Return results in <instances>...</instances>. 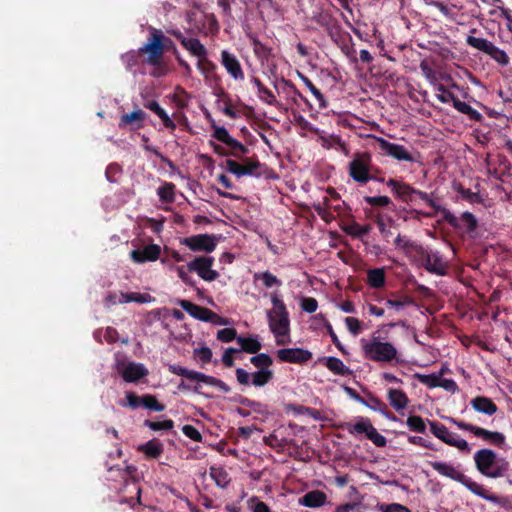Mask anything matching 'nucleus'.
Here are the masks:
<instances>
[{
    "label": "nucleus",
    "instance_id": "obj_1",
    "mask_svg": "<svg viewBox=\"0 0 512 512\" xmlns=\"http://www.w3.org/2000/svg\"><path fill=\"white\" fill-rule=\"evenodd\" d=\"M211 127L214 130L212 137L226 145L225 148L213 141H210V146L213 148L214 153L222 157H234L242 161L239 163L234 159H226V170L237 178L255 175L256 171L261 167V163L257 156L244 157L250 152L247 146L234 139L225 127L216 125L214 121ZM257 175L259 174L257 173Z\"/></svg>",
    "mask_w": 512,
    "mask_h": 512
},
{
    "label": "nucleus",
    "instance_id": "obj_2",
    "mask_svg": "<svg viewBox=\"0 0 512 512\" xmlns=\"http://www.w3.org/2000/svg\"><path fill=\"white\" fill-rule=\"evenodd\" d=\"M386 185L391 189V192L399 201L409 206H419L422 203L429 206L433 211L424 212L418 209L409 210V214L413 219H420V217L432 218L437 213L441 212L443 219L453 228H459V221L457 217L448 209L439 205L434 199V193H427L422 190L416 189L407 182L390 178Z\"/></svg>",
    "mask_w": 512,
    "mask_h": 512
},
{
    "label": "nucleus",
    "instance_id": "obj_3",
    "mask_svg": "<svg viewBox=\"0 0 512 512\" xmlns=\"http://www.w3.org/2000/svg\"><path fill=\"white\" fill-rule=\"evenodd\" d=\"M476 469L487 478H504L512 485V469L510 462L505 457H500L491 449H480L474 454Z\"/></svg>",
    "mask_w": 512,
    "mask_h": 512
},
{
    "label": "nucleus",
    "instance_id": "obj_4",
    "mask_svg": "<svg viewBox=\"0 0 512 512\" xmlns=\"http://www.w3.org/2000/svg\"><path fill=\"white\" fill-rule=\"evenodd\" d=\"M429 465L440 475L461 483L471 493L481 497L482 499L497 505H503L505 503V499L503 497L491 493L488 489L484 488L483 485L472 480L470 477L459 471L452 464H449L447 462L434 461L429 462Z\"/></svg>",
    "mask_w": 512,
    "mask_h": 512
},
{
    "label": "nucleus",
    "instance_id": "obj_5",
    "mask_svg": "<svg viewBox=\"0 0 512 512\" xmlns=\"http://www.w3.org/2000/svg\"><path fill=\"white\" fill-rule=\"evenodd\" d=\"M271 302L273 308L267 311L269 328L277 339V345H284L285 341L281 338L289 336L290 333L289 313L277 292L271 294Z\"/></svg>",
    "mask_w": 512,
    "mask_h": 512
},
{
    "label": "nucleus",
    "instance_id": "obj_6",
    "mask_svg": "<svg viewBox=\"0 0 512 512\" xmlns=\"http://www.w3.org/2000/svg\"><path fill=\"white\" fill-rule=\"evenodd\" d=\"M150 36L147 42L139 48L140 54H147V63L152 66H157L161 63L165 51L173 50L177 54V50L173 41L164 36L161 30L154 27L149 28Z\"/></svg>",
    "mask_w": 512,
    "mask_h": 512
},
{
    "label": "nucleus",
    "instance_id": "obj_7",
    "mask_svg": "<svg viewBox=\"0 0 512 512\" xmlns=\"http://www.w3.org/2000/svg\"><path fill=\"white\" fill-rule=\"evenodd\" d=\"M375 168L372 157L368 152H356L348 164V174L357 183L367 184L371 179H377L374 175Z\"/></svg>",
    "mask_w": 512,
    "mask_h": 512
},
{
    "label": "nucleus",
    "instance_id": "obj_8",
    "mask_svg": "<svg viewBox=\"0 0 512 512\" xmlns=\"http://www.w3.org/2000/svg\"><path fill=\"white\" fill-rule=\"evenodd\" d=\"M366 359L374 362H391L397 357V350L390 342L373 339L363 344Z\"/></svg>",
    "mask_w": 512,
    "mask_h": 512
},
{
    "label": "nucleus",
    "instance_id": "obj_9",
    "mask_svg": "<svg viewBox=\"0 0 512 512\" xmlns=\"http://www.w3.org/2000/svg\"><path fill=\"white\" fill-rule=\"evenodd\" d=\"M415 258L429 273L438 276H445L448 273L449 266L439 251L429 250L423 246L418 247Z\"/></svg>",
    "mask_w": 512,
    "mask_h": 512
},
{
    "label": "nucleus",
    "instance_id": "obj_10",
    "mask_svg": "<svg viewBox=\"0 0 512 512\" xmlns=\"http://www.w3.org/2000/svg\"><path fill=\"white\" fill-rule=\"evenodd\" d=\"M343 427L352 435L365 434L377 447H385L387 444L386 438L376 430L369 418L359 417L356 423H346Z\"/></svg>",
    "mask_w": 512,
    "mask_h": 512
},
{
    "label": "nucleus",
    "instance_id": "obj_11",
    "mask_svg": "<svg viewBox=\"0 0 512 512\" xmlns=\"http://www.w3.org/2000/svg\"><path fill=\"white\" fill-rule=\"evenodd\" d=\"M466 43L474 49H477L487 55H489L495 62L501 66H507L510 62V58L507 53L495 46L492 42L484 38H478L469 35L466 38Z\"/></svg>",
    "mask_w": 512,
    "mask_h": 512
},
{
    "label": "nucleus",
    "instance_id": "obj_12",
    "mask_svg": "<svg viewBox=\"0 0 512 512\" xmlns=\"http://www.w3.org/2000/svg\"><path fill=\"white\" fill-rule=\"evenodd\" d=\"M177 305H179L184 311H186L193 318L203 321V322H211L213 324H226V320L213 312L212 310L199 306L195 303H192L189 300L179 299L177 300Z\"/></svg>",
    "mask_w": 512,
    "mask_h": 512
},
{
    "label": "nucleus",
    "instance_id": "obj_13",
    "mask_svg": "<svg viewBox=\"0 0 512 512\" xmlns=\"http://www.w3.org/2000/svg\"><path fill=\"white\" fill-rule=\"evenodd\" d=\"M213 264V257L197 256L187 264V268L190 272H196L203 280L210 282L219 277V273L212 269Z\"/></svg>",
    "mask_w": 512,
    "mask_h": 512
},
{
    "label": "nucleus",
    "instance_id": "obj_14",
    "mask_svg": "<svg viewBox=\"0 0 512 512\" xmlns=\"http://www.w3.org/2000/svg\"><path fill=\"white\" fill-rule=\"evenodd\" d=\"M375 140L378 145V149L382 154L390 156L398 161H415L412 154L403 145L389 142L381 137H376Z\"/></svg>",
    "mask_w": 512,
    "mask_h": 512
},
{
    "label": "nucleus",
    "instance_id": "obj_15",
    "mask_svg": "<svg viewBox=\"0 0 512 512\" xmlns=\"http://www.w3.org/2000/svg\"><path fill=\"white\" fill-rule=\"evenodd\" d=\"M216 237L209 234H198L184 238L181 243L195 252L211 253L216 248Z\"/></svg>",
    "mask_w": 512,
    "mask_h": 512
},
{
    "label": "nucleus",
    "instance_id": "obj_16",
    "mask_svg": "<svg viewBox=\"0 0 512 512\" xmlns=\"http://www.w3.org/2000/svg\"><path fill=\"white\" fill-rule=\"evenodd\" d=\"M277 358L282 362L304 364L312 359V353L302 348H283L277 351Z\"/></svg>",
    "mask_w": 512,
    "mask_h": 512
},
{
    "label": "nucleus",
    "instance_id": "obj_17",
    "mask_svg": "<svg viewBox=\"0 0 512 512\" xmlns=\"http://www.w3.org/2000/svg\"><path fill=\"white\" fill-rule=\"evenodd\" d=\"M161 247L158 244H149L143 248L134 249L130 252V258L134 263L142 264L153 262L159 259Z\"/></svg>",
    "mask_w": 512,
    "mask_h": 512
},
{
    "label": "nucleus",
    "instance_id": "obj_18",
    "mask_svg": "<svg viewBox=\"0 0 512 512\" xmlns=\"http://www.w3.org/2000/svg\"><path fill=\"white\" fill-rule=\"evenodd\" d=\"M221 64L232 78L240 81L244 80V72L241 64L233 53L223 50L221 52Z\"/></svg>",
    "mask_w": 512,
    "mask_h": 512
},
{
    "label": "nucleus",
    "instance_id": "obj_19",
    "mask_svg": "<svg viewBox=\"0 0 512 512\" xmlns=\"http://www.w3.org/2000/svg\"><path fill=\"white\" fill-rule=\"evenodd\" d=\"M125 382L136 383L149 374L148 369L142 363L128 362L120 371Z\"/></svg>",
    "mask_w": 512,
    "mask_h": 512
},
{
    "label": "nucleus",
    "instance_id": "obj_20",
    "mask_svg": "<svg viewBox=\"0 0 512 512\" xmlns=\"http://www.w3.org/2000/svg\"><path fill=\"white\" fill-rule=\"evenodd\" d=\"M146 116V113L141 109H137L129 114H124L120 118L119 127L125 128L130 126L131 129H140L143 127Z\"/></svg>",
    "mask_w": 512,
    "mask_h": 512
},
{
    "label": "nucleus",
    "instance_id": "obj_21",
    "mask_svg": "<svg viewBox=\"0 0 512 512\" xmlns=\"http://www.w3.org/2000/svg\"><path fill=\"white\" fill-rule=\"evenodd\" d=\"M470 404L475 411L488 416L494 415L498 410L497 405L490 398L485 396L474 397Z\"/></svg>",
    "mask_w": 512,
    "mask_h": 512
},
{
    "label": "nucleus",
    "instance_id": "obj_22",
    "mask_svg": "<svg viewBox=\"0 0 512 512\" xmlns=\"http://www.w3.org/2000/svg\"><path fill=\"white\" fill-rule=\"evenodd\" d=\"M327 501V496L323 491L312 490L307 492L299 499V504L309 508H318Z\"/></svg>",
    "mask_w": 512,
    "mask_h": 512
},
{
    "label": "nucleus",
    "instance_id": "obj_23",
    "mask_svg": "<svg viewBox=\"0 0 512 512\" xmlns=\"http://www.w3.org/2000/svg\"><path fill=\"white\" fill-rule=\"evenodd\" d=\"M475 436L500 448L505 444L506 440L503 433L498 431H489L482 427H477Z\"/></svg>",
    "mask_w": 512,
    "mask_h": 512
},
{
    "label": "nucleus",
    "instance_id": "obj_24",
    "mask_svg": "<svg viewBox=\"0 0 512 512\" xmlns=\"http://www.w3.org/2000/svg\"><path fill=\"white\" fill-rule=\"evenodd\" d=\"M368 404L367 407L373 411L379 412L385 418L397 421L398 418L388 409L387 405L372 393H368Z\"/></svg>",
    "mask_w": 512,
    "mask_h": 512
},
{
    "label": "nucleus",
    "instance_id": "obj_25",
    "mask_svg": "<svg viewBox=\"0 0 512 512\" xmlns=\"http://www.w3.org/2000/svg\"><path fill=\"white\" fill-rule=\"evenodd\" d=\"M387 398L390 405L398 412L405 409L409 403L406 393L399 389L390 388Z\"/></svg>",
    "mask_w": 512,
    "mask_h": 512
},
{
    "label": "nucleus",
    "instance_id": "obj_26",
    "mask_svg": "<svg viewBox=\"0 0 512 512\" xmlns=\"http://www.w3.org/2000/svg\"><path fill=\"white\" fill-rule=\"evenodd\" d=\"M253 46V52L256 58L264 64L272 56V48L263 44L258 38L253 35H248Z\"/></svg>",
    "mask_w": 512,
    "mask_h": 512
},
{
    "label": "nucleus",
    "instance_id": "obj_27",
    "mask_svg": "<svg viewBox=\"0 0 512 512\" xmlns=\"http://www.w3.org/2000/svg\"><path fill=\"white\" fill-rule=\"evenodd\" d=\"M386 274L384 268H373L367 271V284L375 289L385 285Z\"/></svg>",
    "mask_w": 512,
    "mask_h": 512
},
{
    "label": "nucleus",
    "instance_id": "obj_28",
    "mask_svg": "<svg viewBox=\"0 0 512 512\" xmlns=\"http://www.w3.org/2000/svg\"><path fill=\"white\" fill-rule=\"evenodd\" d=\"M325 366L335 375L348 376L352 373L343 361L337 357L325 358Z\"/></svg>",
    "mask_w": 512,
    "mask_h": 512
},
{
    "label": "nucleus",
    "instance_id": "obj_29",
    "mask_svg": "<svg viewBox=\"0 0 512 512\" xmlns=\"http://www.w3.org/2000/svg\"><path fill=\"white\" fill-rule=\"evenodd\" d=\"M427 422L430 426L431 433L448 445V441H451L455 433L450 432L442 423L430 420H427Z\"/></svg>",
    "mask_w": 512,
    "mask_h": 512
},
{
    "label": "nucleus",
    "instance_id": "obj_30",
    "mask_svg": "<svg viewBox=\"0 0 512 512\" xmlns=\"http://www.w3.org/2000/svg\"><path fill=\"white\" fill-rule=\"evenodd\" d=\"M148 458L157 459L163 453V445L156 439L149 440L138 448Z\"/></svg>",
    "mask_w": 512,
    "mask_h": 512
},
{
    "label": "nucleus",
    "instance_id": "obj_31",
    "mask_svg": "<svg viewBox=\"0 0 512 512\" xmlns=\"http://www.w3.org/2000/svg\"><path fill=\"white\" fill-rule=\"evenodd\" d=\"M237 343L240 345V351L250 354H257L262 348L260 341L255 337L239 336L237 338Z\"/></svg>",
    "mask_w": 512,
    "mask_h": 512
},
{
    "label": "nucleus",
    "instance_id": "obj_32",
    "mask_svg": "<svg viewBox=\"0 0 512 512\" xmlns=\"http://www.w3.org/2000/svg\"><path fill=\"white\" fill-rule=\"evenodd\" d=\"M182 46L193 56L198 58L207 56V49L197 38H187L186 41H182Z\"/></svg>",
    "mask_w": 512,
    "mask_h": 512
},
{
    "label": "nucleus",
    "instance_id": "obj_33",
    "mask_svg": "<svg viewBox=\"0 0 512 512\" xmlns=\"http://www.w3.org/2000/svg\"><path fill=\"white\" fill-rule=\"evenodd\" d=\"M209 475L220 488H226L230 483L229 474L222 467L211 466L209 468Z\"/></svg>",
    "mask_w": 512,
    "mask_h": 512
},
{
    "label": "nucleus",
    "instance_id": "obj_34",
    "mask_svg": "<svg viewBox=\"0 0 512 512\" xmlns=\"http://www.w3.org/2000/svg\"><path fill=\"white\" fill-rule=\"evenodd\" d=\"M274 377V373L271 369H258L251 374V384L256 387H263L268 384Z\"/></svg>",
    "mask_w": 512,
    "mask_h": 512
},
{
    "label": "nucleus",
    "instance_id": "obj_35",
    "mask_svg": "<svg viewBox=\"0 0 512 512\" xmlns=\"http://www.w3.org/2000/svg\"><path fill=\"white\" fill-rule=\"evenodd\" d=\"M460 227L458 229L462 228L461 222L464 224L466 232L469 235H473L477 228H478V220L475 217V215L469 211H465L461 214L460 218H458Z\"/></svg>",
    "mask_w": 512,
    "mask_h": 512
},
{
    "label": "nucleus",
    "instance_id": "obj_36",
    "mask_svg": "<svg viewBox=\"0 0 512 512\" xmlns=\"http://www.w3.org/2000/svg\"><path fill=\"white\" fill-rule=\"evenodd\" d=\"M175 184L172 182H165L157 189V195L161 202L172 203L175 200Z\"/></svg>",
    "mask_w": 512,
    "mask_h": 512
},
{
    "label": "nucleus",
    "instance_id": "obj_37",
    "mask_svg": "<svg viewBox=\"0 0 512 512\" xmlns=\"http://www.w3.org/2000/svg\"><path fill=\"white\" fill-rule=\"evenodd\" d=\"M394 245L396 248H400L404 250L406 253H414V256L418 253V247H422V245H419L410 239H408L406 236L398 235L396 239L394 240Z\"/></svg>",
    "mask_w": 512,
    "mask_h": 512
},
{
    "label": "nucleus",
    "instance_id": "obj_38",
    "mask_svg": "<svg viewBox=\"0 0 512 512\" xmlns=\"http://www.w3.org/2000/svg\"><path fill=\"white\" fill-rule=\"evenodd\" d=\"M443 370H440L439 373L432 374H420L416 373L414 377L422 384L426 385L429 388H436L440 384V378L443 375Z\"/></svg>",
    "mask_w": 512,
    "mask_h": 512
},
{
    "label": "nucleus",
    "instance_id": "obj_39",
    "mask_svg": "<svg viewBox=\"0 0 512 512\" xmlns=\"http://www.w3.org/2000/svg\"><path fill=\"white\" fill-rule=\"evenodd\" d=\"M343 230L354 238H362L369 234L371 231V226L369 224L360 225L357 222H353L352 224L346 226Z\"/></svg>",
    "mask_w": 512,
    "mask_h": 512
},
{
    "label": "nucleus",
    "instance_id": "obj_40",
    "mask_svg": "<svg viewBox=\"0 0 512 512\" xmlns=\"http://www.w3.org/2000/svg\"><path fill=\"white\" fill-rule=\"evenodd\" d=\"M453 107L459 112L468 115L473 120H480L482 115L468 103L455 99Z\"/></svg>",
    "mask_w": 512,
    "mask_h": 512
},
{
    "label": "nucleus",
    "instance_id": "obj_41",
    "mask_svg": "<svg viewBox=\"0 0 512 512\" xmlns=\"http://www.w3.org/2000/svg\"><path fill=\"white\" fill-rule=\"evenodd\" d=\"M263 442L265 445L273 449H277L278 451L283 450L289 444V441L286 438H280L276 432H273L270 435L265 436L263 438Z\"/></svg>",
    "mask_w": 512,
    "mask_h": 512
},
{
    "label": "nucleus",
    "instance_id": "obj_42",
    "mask_svg": "<svg viewBox=\"0 0 512 512\" xmlns=\"http://www.w3.org/2000/svg\"><path fill=\"white\" fill-rule=\"evenodd\" d=\"M406 424L410 431L424 434L426 433V423L421 416L411 415L407 418Z\"/></svg>",
    "mask_w": 512,
    "mask_h": 512
},
{
    "label": "nucleus",
    "instance_id": "obj_43",
    "mask_svg": "<svg viewBox=\"0 0 512 512\" xmlns=\"http://www.w3.org/2000/svg\"><path fill=\"white\" fill-rule=\"evenodd\" d=\"M151 299V296L149 294H142V293H121L120 299L118 300L119 303H129V302H136V303H147Z\"/></svg>",
    "mask_w": 512,
    "mask_h": 512
},
{
    "label": "nucleus",
    "instance_id": "obj_44",
    "mask_svg": "<svg viewBox=\"0 0 512 512\" xmlns=\"http://www.w3.org/2000/svg\"><path fill=\"white\" fill-rule=\"evenodd\" d=\"M142 407L150 411L162 412L165 410V405L160 403L155 395L145 394L142 399Z\"/></svg>",
    "mask_w": 512,
    "mask_h": 512
},
{
    "label": "nucleus",
    "instance_id": "obj_45",
    "mask_svg": "<svg viewBox=\"0 0 512 512\" xmlns=\"http://www.w3.org/2000/svg\"><path fill=\"white\" fill-rule=\"evenodd\" d=\"M239 403L242 405V406H245V407H248L250 409H252L255 413H258V414H261V415H267L268 414V408L265 404L259 402V401H255V400H251L247 397H241L240 400H239Z\"/></svg>",
    "mask_w": 512,
    "mask_h": 512
},
{
    "label": "nucleus",
    "instance_id": "obj_46",
    "mask_svg": "<svg viewBox=\"0 0 512 512\" xmlns=\"http://www.w3.org/2000/svg\"><path fill=\"white\" fill-rule=\"evenodd\" d=\"M302 81L305 83L307 88L311 91V93L315 96L319 103V108L324 109L327 107V102L325 100L324 95L321 93V91L312 83V81L306 77L301 75Z\"/></svg>",
    "mask_w": 512,
    "mask_h": 512
},
{
    "label": "nucleus",
    "instance_id": "obj_47",
    "mask_svg": "<svg viewBox=\"0 0 512 512\" xmlns=\"http://www.w3.org/2000/svg\"><path fill=\"white\" fill-rule=\"evenodd\" d=\"M251 364L258 369H270L273 364V359L266 353H260L250 358Z\"/></svg>",
    "mask_w": 512,
    "mask_h": 512
},
{
    "label": "nucleus",
    "instance_id": "obj_48",
    "mask_svg": "<svg viewBox=\"0 0 512 512\" xmlns=\"http://www.w3.org/2000/svg\"><path fill=\"white\" fill-rule=\"evenodd\" d=\"M319 23L322 26L327 27V32L331 36L332 39L336 40L337 37L340 36L341 27L337 23V21L331 19L330 17H323Z\"/></svg>",
    "mask_w": 512,
    "mask_h": 512
},
{
    "label": "nucleus",
    "instance_id": "obj_49",
    "mask_svg": "<svg viewBox=\"0 0 512 512\" xmlns=\"http://www.w3.org/2000/svg\"><path fill=\"white\" fill-rule=\"evenodd\" d=\"M365 203L369 204L372 207H379V208H388L390 205H392V200L388 196H365L364 197Z\"/></svg>",
    "mask_w": 512,
    "mask_h": 512
},
{
    "label": "nucleus",
    "instance_id": "obj_50",
    "mask_svg": "<svg viewBox=\"0 0 512 512\" xmlns=\"http://www.w3.org/2000/svg\"><path fill=\"white\" fill-rule=\"evenodd\" d=\"M317 317L321 318V319L324 321V325H325V327H326L327 333H328V335L330 336L331 341L333 342V344H334V345H335V346H336V347H337V348H338V349H339L343 354H345V353H346V351L344 350V347H343L342 343L340 342V340H339L338 336H337V335H336V333L334 332V330H333V327H332L331 323H330V322L325 318V316H324L322 313L318 314V316H317Z\"/></svg>",
    "mask_w": 512,
    "mask_h": 512
},
{
    "label": "nucleus",
    "instance_id": "obj_51",
    "mask_svg": "<svg viewBox=\"0 0 512 512\" xmlns=\"http://www.w3.org/2000/svg\"><path fill=\"white\" fill-rule=\"evenodd\" d=\"M377 509L380 512H412L407 506L400 503H378Z\"/></svg>",
    "mask_w": 512,
    "mask_h": 512
},
{
    "label": "nucleus",
    "instance_id": "obj_52",
    "mask_svg": "<svg viewBox=\"0 0 512 512\" xmlns=\"http://www.w3.org/2000/svg\"><path fill=\"white\" fill-rule=\"evenodd\" d=\"M144 425L149 427L153 431L159 430H171L174 427V421L171 419H167L164 421H150L146 420Z\"/></svg>",
    "mask_w": 512,
    "mask_h": 512
},
{
    "label": "nucleus",
    "instance_id": "obj_53",
    "mask_svg": "<svg viewBox=\"0 0 512 512\" xmlns=\"http://www.w3.org/2000/svg\"><path fill=\"white\" fill-rule=\"evenodd\" d=\"M255 278L261 279L266 288L281 285V281L269 271H265L261 274H255Z\"/></svg>",
    "mask_w": 512,
    "mask_h": 512
},
{
    "label": "nucleus",
    "instance_id": "obj_54",
    "mask_svg": "<svg viewBox=\"0 0 512 512\" xmlns=\"http://www.w3.org/2000/svg\"><path fill=\"white\" fill-rule=\"evenodd\" d=\"M251 4L255 5L256 8L259 10V13L261 16H263L264 13H270L271 11L275 10V3L273 0H249Z\"/></svg>",
    "mask_w": 512,
    "mask_h": 512
},
{
    "label": "nucleus",
    "instance_id": "obj_55",
    "mask_svg": "<svg viewBox=\"0 0 512 512\" xmlns=\"http://www.w3.org/2000/svg\"><path fill=\"white\" fill-rule=\"evenodd\" d=\"M237 331L235 328H223L217 332V339L221 342H231L233 340L237 341Z\"/></svg>",
    "mask_w": 512,
    "mask_h": 512
},
{
    "label": "nucleus",
    "instance_id": "obj_56",
    "mask_svg": "<svg viewBox=\"0 0 512 512\" xmlns=\"http://www.w3.org/2000/svg\"><path fill=\"white\" fill-rule=\"evenodd\" d=\"M121 477L124 479L125 485H128L130 481L134 484L139 481V478L137 477V468L133 465L126 466L122 471Z\"/></svg>",
    "mask_w": 512,
    "mask_h": 512
},
{
    "label": "nucleus",
    "instance_id": "obj_57",
    "mask_svg": "<svg viewBox=\"0 0 512 512\" xmlns=\"http://www.w3.org/2000/svg\"><path fill=\"white\" fill-rule=\"evenodd\" d=\"M414 303V300L409 296H403L401 299H388L386 301V305L390 308H395L396 310H401L406 305H411Z\"/></svg>",
    "mask_w": 512,
    "mask_h": 512
},
{
    "label": "nucleus",
    "instance_id": "obj_58",
    "mask_svg": "<svg viewBox=\"0 0 512 512\" xmlns=\"http://www.w3.org/2000/svg\"><path fill=\"white\" fill-rule=\"evenodd\" d=\"M400 434L406 436L407 440L410 444H414V445H418V446H421L424 448L435 450L433 444L430 441L424 439L423 437L408 435L406 432H400Z\"/></svg>",
    "mask_w": 512,
    "mask_h": 512
},
{
    "label": "nucleus",
    "instance_id": "obj_59",
    "mask_svg": "<svg viewBox=\"0 0 512 512\" xmlns=\"http://www.w3.org/2000/svg\"><path fill=\"white\" fill-rule=\"evenodd\" d=\"M259 98L265 103L273 106H277L278 101L274 93L268 89L265 85L258 91Z\"/></svg>",
    "mask_w": 512,
    "mask_h": 512
},
{
    "label": "nucleus",
    "instance_id": "obj_60",
    "mask_svg": "<svg viewBox=\"0 0 512 512\" xmlns=\"http://www.w3.org/2000/svg\"><path fill=\"white\" fill-rule=\"evenodd\" d=\"M457 191L469 203H482L481 196L478 193L472 192L470 189H466L460 185Z\"/></svg>",
    "mask_w": 512,
    "mask_h": 512
},
{
    "label": "nucleus",
    "instance_id": "obj_61",
    "mask_svg": "<svg viewBox=\"0 0 512 512\" xmlns=\"http://www.w3.org/2000/svg\"><path fill=\"white\" fill-rule=\"evenodd\" d=\"M212 355V350L206 346L194 350V356L198 358L203 364L210 363L212 360Z\"/></svg>",
    "mask_w": 512,
    "mask_h": 512
},
{
    "label": "nucleus",
    "instance_id": "obj_62",
    "mask_svg": "<svg viewBox=\"0 0 512 512\" xmlns=\"http://www.w3.org/2000/svg\"><path fill=\"white\" fill-rule=\"evenodd\" d=\"M183 434L195 442H202V435L193 425L186 424L182 427Z\"/></svg>",
    "mask_w": 512,
    "mask_h": 512
},
{
    "label": "nucleus",
    "instance_id": "obj_63",
    "mask_svg": "<svg viewBox=\"0 0 512 512\" xmlns=\"http://www.w3.org/2000/svg\"><path fill=\"white\" fill-rule=\"evenodd\" d=\"M143 396H138L134 392H126L127 403H121L122 406H128L131 409H137L142 406Z\"/></svg>",
    "mask_w": 512,
    "mask_h": 512
},
{
    "label": "nucleus",
    "instance_id": "obj_64",
    "mask_svg": "<svg viewBox=\"0 0 512 512\" xmlns=\"http://www.w3.org/2000/svg\"><path fill=\"white\" fill-rule=\"evenodd\" d=\"M345 324L350 333L354 336L360 334L362 331V322L354 317H346Z\"/></svg>",
    "mask_w": 512,
    "mask_h": 512
}]
</instances>
